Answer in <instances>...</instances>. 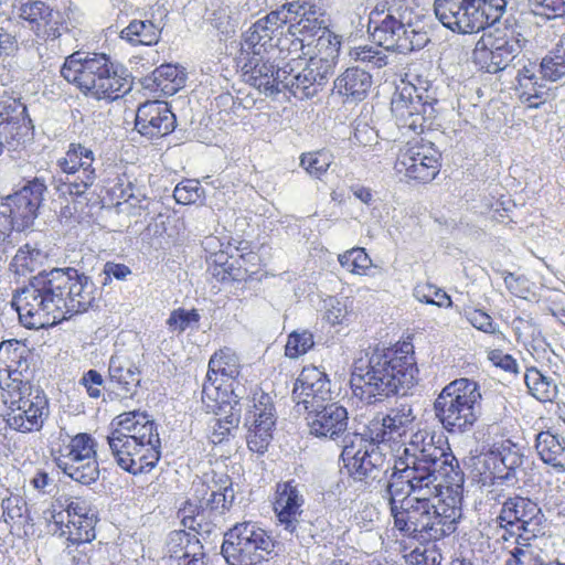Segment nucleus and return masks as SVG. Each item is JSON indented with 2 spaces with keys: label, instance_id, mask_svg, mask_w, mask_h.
I'll use <instances>...</instances> for the list:
<instances>
[{
  "label": "nucleus",
  "instance_id": "nucleus-54",
  "mask_svg": "<svg viewBox=\"0 0 565 565\" xmlns=\"http://www.w3.org/2000/svg\"><path fill=\"white\" fill-rule=\"evenodd\" d=\"M505 565H548L530 543L518 541L516 546L510 552Z\"/></svg>",
  "mask_w": 565,
  "mask_h": 565
},
{
  "label": "nucleus",
  "instance_id": "nucleus-42",
  "mask_svg": "<svg viewBox=\"0 0 565 565\" xmlns=\"http://www.w3.org/2000/svg\"><path fill=\"white\" fill-rule=\"evenodd\" d=\"M95 447V439L89 434H77L66 446V455H64L63 458H60L57 461L97 459L98 455Z\"/></svg>",
  "mask_w": 565,
  "mask_h": 565
},
{
  "label": "nucleus",
  "instance_id": "nucleus-59",
  "mask_svg": "<svg viewBox=\"0 0 565 565\" xmlns=\"http://www.w3.org/2000/svg\"><path fill=\"white\" fill-rule=\"evenodd\" d=\"M19 50L17 31L0 26V60L4 61L8 57L15 56Z\"/></svg>",
  "mask_w": 565,
  "mask_h": 565
},
{
  "label": "nucleus",
  "instance_id": "nucleus-13",
  "mask_svg": "<svg viewBox=\"0 0 565 565\" xmlns=\"http://www.w3.org/2000/svg\"><path fill=\"white\" fill-rule=\"evenodd\" d=\"M94 151L82 145L72 142L65 156L57 160V166L65 173L63 185L72 196H82L97 179Z\"/></svg>",
  "mask_w": 565,
  "mask_h": 565
},
{
  "label": "nucleus",
  "instance_id": "nucleus-26",
  "mask_svg": "<svg viewBox=\"0 0 565 565\" xmlns=\"http://www.w3.org/2000/svg\"><path fill=\"white\" fill-rule=\"evenodd\" d=\"M305 502L303 486L295 480L277 483L274 511L284 531L300 516H305Z\"/></svg>",
  "mask_w": 565,
  "mask_h": 565
},
{
  "label": "nucleus",
  "instance_id": "nucleus-6",
  "mask_svg": "<svg viewBox=\"0 0 565 565\" xmlns=\"http://www.w3.org/2000/svg\"><path fill=\"white\" fill-rule=\"evenodd\" d=\"M507 0H435L436 18L452 32L471 34L497 22Z\"/></svg>",
  "mask_w": 565,
  "mask_h": 565
},
{
  "label": "nucleus",
  "instance_id": "nucleus-58",
  "mask_svg": "<svg viewBox=\"0 0 565 565\" xmlns=\"http://www.w3.org/2000/svg\"><path fill=\"white\" fill-rule=\"evenodd\" d=\"M465 317L476 329L502 337V333L497 330L492 318L484 311L478 309L466 310Z\"/></svg>",
  "mask_w": 565,
  "mask_h": 565
},
{
  "label": "nucleus",
  "instance_id": "nucleus-5",
  "mask_svg": "<svg viewBox=\"0 0 565 565\" xmlns=\"http://www.w3.org/2000/svg\"><path fill=\"white\" fill-rule=\"evenodd\" d=\"M480 385L460 377L447 384L434 402V412L443 428L449 434L471 430L481 416Z\"/></svg>",
  "mask_w": 565,
  "mask_h": 565
},
{
  "label": "nucleus",
  "instance_id": "nucleus-41",
  "mask_svg": "<svg viewBox=\"0 0 565 565\" xmlns=\"http://www.w3.org/2000/svg\"><path fill=\"white\" fill-rule=\"evenodd\" d=\"M524 381L531 394L541 402H552L557 396V385L537 369L527 370Z\"/></svg>",
  "mask_w": 565,
  "mask_h": 565
},
{
  "label": "nucleus",
  "instance_id": "nucleus-44",
  "mask_svg": "<svg viewBox=\"0 0 565 565\" xmlns=\"http://www.w3.org/2000/svg\"><path fill=\"white\" fill-rule=\"evenodd\" d=\"M239 361L237 355L230 349L225 348L215 352L210 359V370L215 375H222L235 381L239 375Z\"/></svg>",
  "mask_w": 565,
  "mask_h": 565
},
{
  "label": "nucleus",
  "instance_id": "nucleus-53",
  "mask_svg": "<svg viewBox=\"0 0 565 565\" xmlns=\"http://www.w3.org/2000/svg\"><path fill=\"white\" fill-rule=\"evenodd\" d=\"M313 344V334L310 331H294L288 335V340L285 345V354L289 359H297L307 353Z\"/></svg>",
  "mask_w": 565,
  "mask_h": 565
},
{
  "label": "nucleus",
  "instance_id": "nucleus-37",
  "mask_svg": "<svg viewBox=\"0 0 565 565\" xmlns=\"http://www.w3.org/2000/svg\"><path fill=\"white\" fill-rule=\"evenodd\" d=\"M231 386L232 397L226 402L230 406V413L224 416V418H220L216 420L213 431L211 435V441L213 444L223 443L231 434L233 429H236L241 422L242 406H241V395L236 392V388Z\"/></svg>",
  "mask_w": 565,
  "mask_h": 565
},
{
  "label": "nucleus",
  "instance_id": "nucleus-40",
  "mask_svg": "<svg viewBox=\"0 0 565 565\" xmlns=\"http://www.w3.org/2000/svg\"><path fill=\"white\" fill-rule=\"evenodd\" d=\"M292 399L297 403L298 412L301 405L306 412L319 408L331 399L330 382L322 381L315 386L294 388Z\"/></svg>",
  "mask_w": 565,
  "mask_h": 565
},
{
  "label": "nucleus",
  "instance_id": "nucleus-33",
  "mask_svg": "<svg viewBox=\"0 0 565 565\" xmlns=\"http://www.w3.org/2000/svg\"><path fill=\"white\" fill-rule=\"evenodd\" d=\"M312 41L301 36L296 30H291L288 24L287 31H280V36L276 40V47L280 54H284V58H288L292 65L297 64L300 66L307 55L310 54L309 46Z\"/></svg>",
  "mask_w": 565,
  "mask_h": 565
},
{
  "label": "nucleus",
  "instance_id": "nucleus-4",
  "mask_svg": "<svg viewBox=\"0 0 565 565\" xmlns=\"http://www.w3.org/2000/svg\"><path fill=\"white\" fill-rule=\"evenodd\" d=\"M61 76L97 100H116L132 88L127 70L104 53H72L61 67Z\"/></svg>",
  "mask_w": 565,
  "mask_h": 565
},
{
  "label": "nucleus",
  "instance_id": "nucleus-17",
  "mask_svg": "<svg viewBox=\"0 0 565 565\" xmlns=\"http://www.w3.org/2000/svg\"><path fill=\"white\" fill-rule=\"evenodd\" d=\"M276 414L271 397L262 394L253 408L245 414L244 426L247 428V446L249 450L264 454L273 439Z\"/></svg>",
  "mask_w": 565,
  "mask_h": 565
},
{
  "label": "nucleus",
  "instance_id": "nucleus-3",
  "mask_svg": "<svg viewBox=\"0 0 565 565\" xmlns=\"http://www.w3.org/2000/svg\"><path fill=\"white\" fill-rule=\"evenodd\" d=\"M97 287L90 277L76 268H53L41 271L28 286L13 295L11 306L21 323L29 329L52 326L66 315L86 312L97 302Z\"/></svg>",
  "mask_w": 565,
  "mask_h": 565
},
{
  "label": "nucleus",
  "instance_id": "nucleus-51",
  "mask_svg": "<svg viewBox=\"0 0 565 565\" xmlns=\"http://www.w3.org/2000/svg\"><path fill=\"white\" fill-rule=\"evenodd\" d=\"M340 265L352 274L364 275L372 266V259L364 248L355 247L340 254L338 257Z\"/></svg>",
  "mask_w": 565,
  "mask_h": 565
},
{
  "label": "nucleus",
  "instance_id": "nucleus-48",
  "mask_svg": "<svg viewBox=\"0 0 565 565\" xmlns=\"http://www.w3.org/2000/svg\"><path fill=\"white\" fill-rule=\"evenodd\" d=\"M234 498L232 482H228V484L221 486L216 490H211L209 497L201 500L206 508L224 518L225 512L231 509Z\"/></svg>",
  "mask_w": 565,
  "mask_h": 565
},
{
  "label": "nucleus",
  "instance_id": "nucleus-61",
  "mask_svg": "<svg viewBox=\"0 0 565 565\" xmlns=\"http://www.w3.org/2000/svg\"><path fill=\"white\" fill-rule=\"evenodd\" d=\"M65 511L72 519L86 520V518H97L96 511L90 508L88 502L82 498H71L66 500Z\"/></svg>",
  "mask_w": 565,
  "mask_h": 565
},
{
  "label": "nucleus",
  "instance_id": "nucleus-19",
  "mask_svg": "<svg viewBox=\"0 0 565 565\" xmlns=\"http://www.w3.org/2000/svg\"><path fill=\"white\" fill-rule=\"evenodd\" d=\"M45 190V184L39 179H34L18 192L6 198L2 203L6 211L2 213L8 211L12 228L22 231L33 223Z\"/></svg>",
  "mask_w": 565,
  "mask_h": 565
},
{
  "label": "nucleus",
  "instance_id": "nucleus-25",
  "mask_svg": "<svg viewBox=\"0 0 565 565\" xmlns=\"http://www.w3.org/2000/svg\"><path fill=\"white\" fill-rule=\"evenodd\" d=\"M114 428L107 437H121L141 445H160L156 422L145 412L132 411L118 415L111 423Z\"/></svg>",
  "mask_w": 565,
  "mask_h": 565
},
{
  "label": "nucleus",
  "instance_id": "nucleus-8",
  "mask_svg": "<svg viewBox=\"0 0 565 565\" xmlns=\"http://www.w3.org/2000/svg\"><path fill=\"white\" fill-rule=\"evenodd\" d=\"M270 535L256 523H236L224 533L222 555L230 565H255L274 551Z\"/></svg>",
  "mask_w": 565,
  "mask_h": 565
},
{
  "label": "nucleus",
  "instance_id": "nucleus-47",
  "mask_svg": "<svg viewBox=\"0 0 565 565\" xmlns=\"http://www.w3.org/2000/svg\"><path fill=\"white\" fill-rule=\"evenodd\" d=\"M203 545L195 534L183 530L172 531L167 541V555L163 558L184 557L192 554L190 546Z\"/></svg>",
  "mask_w": 565,
  "mask_h": 565
},
{
  "label": "nucleus",
  "instance_id": "nucleus-16",
  "mask_svg": "<svg viewBox=\"0 0 565 565\" xmlns=\"http://www.w3.org/2000/svg\"><path fill=\"white\" fill-rule=\"evenodd\" d=\"M47 413V398L42 390L35 387L11 401L6 420L10 428L21 433H30L42 428Z\"/></svg>",
  "mask_w": 565,
  "mask_h": 565
},
{
  "label": "nucleus",
  "instance_id": "nucleus-57",
  "mask_svg": "<svg viewBox=\"0 0 565 565\" xmlns=\"http://www.w3.org/2000/svg\"><path fill=\"white\" fill-rule=\"evenodd\" d=\"M428 42L429 36L426 31L417 30L413 25L407 24V32L399 44V53L405 54L408 52L422 50Z\"/></svg>",
  "mask_w": 565,
  "mask_h": 565
},
{
  "label": "nucleus",
  "instance_id": "nucleus-34",
  "mask_svg": "<svg viewBox=\"0 0 565 565\" xmlns=\"http://www.w3.org/2000/svg\"><path fill=\"white\" fill-rule=\"evenodd\" d=\"M328 527L329 523L324 518L309 519L305 513V516H300L285 532L296 537L301 546L309 547L323 537Z\"/></svg>",
  "mask_w": 565,
  "mask_h": 565
},
{
  "label": "nucleus",
  "instance_id": "nucleus-10",
  "mask_svg": "<svg viewBox=\"0 0 565 565\" xmlns=\"http://www.w3.org/2000/svg\"><path fill=\"white\" fill-rule=\"evenodd\" d=\"M359 436H345L341 458L355 481L371 484L381 481L390 470V460L375 444L364 445Z\"/></svg>",
  "mask_w": 565,
  "mask_h": 565
},
{
  "label": "nucleus",
  "instance_id": "nucleus-23",
  "mask_svg": "<svg viewBox=\"0 0 565 565\" xmlns=\"http://www.w3.org/2000/svg\"><path fill=\"white\" fill-rule=\"evenodd\" d=\"M306 413L310 435L330 440L347 436L349 414L338 402H328Z\"/></svg>",
  "mask_w": 565,
  "mask_h": 565
},
{
  "label": "nucleus",
  "instance_id": "nucleus-27",
  "mask_svg": "<svg viewBox=\"0 0 565 565\" xmlns=\"http://www.w3.org/2000/svg\"><path fill=\"white\" fill-rule=\"evenodd\" d=\"M369 32L380 46L399 53V44L407 32V25L395 18L391 9L383 19L381 13L375 11L370 14Z\"/></svg>",
  "mask_w": 565,
  "mask_h": 565
},
{
  "label": "nucleus",
  "instance_id": "nucleus-2",
  "mask_svg": "<svg viewBox=\"0 0 565 565\" xmlns=\"http://www.w3.org/2000/svg\"><path fill=\"white\" fill-rule=\"evenodd\" d=\"M418 381V369L413 354L392 348H369L353 362L351 388L366 404L382 403L393 396L401 397L384 418L395 436L402 437L416 416L405 398Z\"/></svg>",
  "mask_w": 565,
  "mask_h": 565
},
{
  "label": "nucleus",
  "instance_id": "nucleus-45",
  "mask_svg": "<svg viewBox=\"0 0 565 565\" xmlns=\"http://www.w3.org/2000/svg\"><path fill=\"white\" fill-rule=\"evenodd\" d=\"M28 349L18 340H10L0 343V360H3L8 369L21 370L26 373L29 363L26 360Z\"/></svg>",
  "mask_w": 565,
  "mask_h": 565
},
{
  "label": "nucleus",
  "instance_id": "nucleus-12",
  "mask_svg": "<svg viewBox=\"0 0 565 565\" xmlns=\"http://www.w3.org/2000/svg\"><path fill=\"white\" fill-rule=\"evenodd\" d=\"M296 68V65L286 63L277 74L284 78L282 87L300 98L316 96L334 74L331 60L310 57L301 71L297 72Z\"/></svg>",
  "mask_w": 565,
  "mask_h": 565
},
{
  "label": "nucleus",
  "instance_id": "nucleus-36",
  "mask_svg": "<svg viewBox=\"0 0 565 565\" xmlns=\"http://www.w3.org/2000/svg\"><path fill=\"white\" fill-rule=\"evenodd\" d=\"M19 17L30 24V29L36 36H40L41 30L52 23L54 17H60V13L44 1L31 0L20 6Z\"/></svg>",
  "mask_w": 565,
  "mask_h": 565
},
{
  "label": "nucleus",
  "instance_id": "nucleus-9",
  "mask_svg": "<svg viewBox=\"0 0 565 565\" xmlns=\"http://www.w3.org/2000/svg\"><path fill=\"white\" fill-rule=\"evenodd\" d=\"M497 522L505 531L502 539L509 540L518 532L515 543H529L530 540L544 536L548 530L547 519L540 505L522 495L508 497L497 516Z\"/></svg>",
  "mask_w": 565,
  "mask_h": 565
},
{
  "label": "nucleus",
  "instance_id": "nucleus-29",
  "mask_svg": "<svg viewBox=\"0 0 565 565\" xmlns=\"http://www.w3.org/2000/svg\"><path fill=\"white\" fill-rule=\"evenodd\" d=\"M372 83L369 72L360 67H349L334 79L333 90L353 102H361L366 97Z\"/></svg>",
  "mask_w": 565,
  "mask_h": 565
},
{
  "label": "nucleus",
  "instance_id": "nucleus-64",
  "mask_svg": "<svg viewBox=\"0 0 565 565\" xmlns=\"http://www.w3.org/2000/svg\"><path fill=\"white\" fill-rule=\"evenodd\" d=\"M200 196L201 189L198 183H192L191 181L179 183L173 191V198L180 204L194 203Z\"/></svg>",
  "mask_w": 565,
  "mask_h": 565
},
{
  "label": "nucleus",
  "instance_id": "nucleus-15",
  "mask_svg": "<svg viewBox=\"0 0 565 565\" xmlns=\"http://www.w3.org/2000/svg\"><path fill=\"white\" fill-rule=\"evenodd\" d=\"M106 444L117 465L131 475L151 471L161 457L160 445H141L118 436L106 437Z\"/></svg>",
  "mask_w": 565,
  "mask_h": 565
},
{
  "label": "nucleus",
  "instance_id": "nucleus-7",
  "mask_svg": "<svg viewBox=\"0 0 565 565\" xmlns=\"http://www.w3.org/2000/svg\"><path fill=\"white\" fill-rule=\"evenodd\" d=\"M527 40L520 28L504 24L483 33L472 53L476 64L487 73L503 71L522 52Z\"/></svg>",
  "mask_w": 565,
  "mask_h": 565
},
{
  "label": "nucleus",
  "instance_id": "nucleus-62",
  "mask_svg": "<svg viewBox=\"0 0 565 565\" xmlns=\"http://www.w3.org/2000/svg\"><path fill=\"white\" fill-rule=\"evenodd\" d=\"M190 552L184 557L162 558L161 565H206L203 545L190 546Z\"/></svg>",
  "mask_w": 565,
  "mask_h": 565
},
{
  "label": "nucleus",
  "instance_id": "nucleus-31",
  "mask_svg": "<svg viewBox=\"0 0 565 565\" xmlns=\"http://www.w3.org/2000/svg\"><path fill=\"white\" fill-rule=\"evenodd\" d=\"M535 449L541 460L556 473L565 472V438L550 430L540 431L535 437Z\"/></svg>",
  "mask_w": 565,
  "mask_h": 565
},
{
  "label": "nucleus",
  "instance_id": "nucleus-11",
  "mask_svg": "<svg viewBox=\"0 0 565 565\" xmlns=\"http://www.w3.org/2000/svg\"><path fill=\"white\" fill-rule=\"evenodd\" d=\"M437 98L431 97L427 89L420 92L414 85H407L394 95L391 109L399 126L423 132L437 117Z\"/></svg>",
  "mask_w": 565,
  "mask_h": 565
},
{
  "label": "nucleus",
  "instance_id": "nucleus-14",
  "mask_svg": "<svg viewBox=\"0 0 565 565\" xmlns=\"http://www.w3.org/2000/svg\"><path fill=\"white\" fill-rule=\"evenodd\" d=\"M524 462L522 447L504 440L495 450H490L479 458L481 481L486 483L514 484L519 481L518 471Z\"/></svg>",
  "mask_w": 565,
  "mask_h": 565
},
{
  "label": "nucleus",
  "instance_id": "nucleus-49",
  "mask_svg": "<svg viewBox=\"0 0 565 565\" xmlns=\"http://www.w3.org/2000/svg\"><path fill=\"white\" fill-rule=\"evenodd\" d=\"M282 15H288V22L298 19L326 17V11L310 0H296L285 3L281 7Z\"/></svg>",
  "mask_w": 565,
  "mask_h": 565
},
{
  "label": "nucleus",
  "instance_id": "nucleus-56",
  "mask_svg": "<svg viewBox=\"0 0 565 565\" xmlns=\"http://www.w3.org/2000/svg\"><path fill=\"white\" fill-rule=\"evenodd\" d=\"M287 23L291 26V30H296L301 36L311 41L329 26L327 15L312 19L302 18Z\"/></svg>",
  "mask_w": 565,
  "mask_h": 565
},
{
  "label": "nucleus",
  "instance_id": "nucleus-21",
  "mask_svg": "<svg viewBox=\"0 0 565 565\" xmlns=\"http://www.w3.org/2000/svg\"><path fill=\"white\" fill-rule=\"evenodd\" d=\"M265 54L256 55L248 51H239L236 62L246 83L259 89L266 96H271L280 92L279 84L282 85L284 78L277 74L281 67H276L265 57Z\"/></svg>",
  "mask_w": 565,
  "mask_h": 565
},
{
  "label": "nucleus",
  "instance_id": "nucleus-43",
  "mask_svg": "<svg viewBox=\"0 0 565 565\" xmlns=\"http://www.w3.org/2000/svg\"><path fill=\"white\" fill-rule=\"evenodd\" d=\"M540 74L545 81L556 82L565 75V43L561 41L541 62Z\"/></svg>",
  "mask_w": 565,
  "mask_h": 565
},
{
  "label": "nucleus",
  "instance_id": "nucleus-28",
  "mask_svg": "<svg viewBox=\"0 0 565 565\" xmlns=\"http://www.w3.org/2000/svg\"><path fill=\"white\" fill-rule=\"evenodd\" d=\"M182 524L184 527L195 532L203 537L210 536L217 527L221 526L224 518L206 508L202 500L200 504L193 503L192 500L186 502L182 510Z\"/></svg>",
  "mask_w": 565,
  "mask_h": 565
},
{
  "label": "nucleus",
  "instance_id": "nucleus-35",
  "mask_svg": "<svg viewBox=\"0 0 565 565\" xmlns=\"http://www.w3.org/2000/svg\"><path fill=\"white\" fill-rule=\"evenodd\" d=\"M152 85L147 84L148 88L160 90L163 95L172 96L177 94L185 84V73L177 65L163 64L157 67L151 77Z\"/></svg>",
  "mask_w": 565,
  "mask_h": 565
},
{
  "label": "nucleus",
  "instance_id": "nucleus-50",
  "mask_svg": "<svg viewBox=\"0 0 565 565\" xmlns=\"http://www.w3.org/2000/svg\"><path fill=\"white\" fill-rule=\"evenodd\" d=\"M332 163V154L329 151L321 150L303 153L300 157V166L316 179H320Z\"/></svg>",
  "mask_w": 565,
  "mask_h": 565
},
{
  "label": "nucleus",
  "instance_id": "nucleus-22",
  "mask_svg": "<svg viewBox=\"0 0 565 565\" xmlns=\"http://www.w3.org/2000/svg\"><path fill=\"white\" fill-rule=\"evenodd\" d=\"M288 22V15L282 11H271L264 18L258 19L252 26L242 34L241 50L248 51L256 55L268 53L276 47L277 38Z\"/></svg>",
  "mask_w": 565,
  "mask_h": 565
},
{
  "label": "nucleus",
  "instance_id": "nucleus-39",
  "mask_svg": "<svg viewBox=\"0 0 565 565\" xmlns=\"http://www.w3.org/2000/svg\"><path fill=\"white\" fill-rule=\"evenodd\" d=\"M57 467L72 480L84 486L96 482L100 475L98 458L57 461Z\"/></svg>",
  "mask_w": 565,
  "mask_h": 565
},
{
  "label": "nucleus",
  "instance_id": "nucleus-32",
  "mask_svg": "<svg viewBox=\"0 0 565 565\" xmlns=\"http://www.w3.org/2000/svg\"><path fill=\"white\" fill-rule=\"evenodd\" d=\"M97 518L88 516L86 520L71 519L64 525L63 521H55L50 529L53 535L65 537L73 545H81L92 542L95 537Z\"/></svg>",
  "mask_w": 565,
  "mask_h": 565
},
{
  "label": "nucleus",
  "instance_id": "nucleus-46",
  "mask_svg": "<svg viewBox=\"0 0 565 565\" xmlns=\"http://www.w3.org/2000/svg\"><path fill=\"white\" fill-rule=\"evenodd\" d=\"M347 436H350L349 434ZM351 436H359L363 438L364 445L375 444L380 446L382 443L395 440L397 437L393 429L387 425L384 416H375L365 427L362 434H352Z\"/></svg>",
  "mask_w": 565,
  "mask_h": 565
},
{
  "label": "nucleus",
  "instance_id": "nucleus-20",
  "mask_svg": "<svg viewBox=\"0 0 565 565\" xmlns=\"http://www.w3.org/2000/svg\"><path fill=\"white\" fill-rule=\"evenodd\" d=\"M440 153L431 146L416 145L401 150L395 169L407 178L426 183L435 179L440 168Z\"/></svg>",
  "mask_w": 565,
  "mask_h": 565
},
{
  "label": "nucleus",
  "instance_id": "nucleus-55",
  "mask_svg": "<svg viewBox=\"0 0 565 565\" xmlns=\"http://www.w3.org/2000/svg\"><path fill=\"white\" fill-rule=\"evenodd\" d=\"M200 315L198 310H186L183 308L174 309L167 320V324L172 332L182 333L188 328L198 327Z\"/></svg>",
  "mask_w": 565,
  "mask_h": 565
},
{
  "label": "nucleus",
  "instance_id": "nucleus-52",
  "mask_svg": "<svg viewBox=\"0 0 565 565\" xmlns=\"http://www.w3.org/2000/svg\"><path fill=\"white\" fill-rule=\"evenodd\" d=\"M342 38L332 32L329 26L317 39V50L323 56L316 57L317 60L332 61V70H335L337 60L341 47Z\"/></svg>",
  "mask_w": 565,
  "mask_h": 565
},
{
  "label": "nucleus",
  "instance_id": "nucleus-18",
  "mask_svg": "<svg viewBox=\"0 0 565 565\" xmlns=\"http://www.w3.org/2000/svg\"><path fill=\"white\" fill-rule=\"evenodd\" d=\"M0 137L10 148H20L33 139V125L26 106L19 98L0 100Z\"/></svg>",
  "mask_w": 565,
  "mask_h": 565
},
{
  "label": "nucleus",
  "instance_id": "nucleus-60",
  "mask_svg": "<svg viewBox=\"0 0 565 565\" xmlns=\"http://www.w3.org/2000/svg\"><path fill=\"white\" fill-rule=\"evenodd\" d=\"M532 10L537 15H544L547 19L565 15V9L559 0H529Z\"/></svg>",
  "mask_w": 565,
  "mask_h": 565
},
{
  "label": "nucleus",
  "instance_id": "nucleus-1",
  "mask_svg": "<svg viewBox=\"0 0 565 565\" xmlns=\"http://www.w3.org/2000/svg\"><path fill=\"white\" fill-rule=\"evenodd\" d=\"M458 469L451 454L431 444L405 447L385 489L395 527L423 541L435 542L452 534L462 512L455 498L447 502L440 494L443 482L454 483Z\"/></svg>",
  "mask_w": 565,
  "mask_h": 565
},
{
  "label": "nucleus",
  "instance_id": "nucleus-38",
  "mask_svg": "<svg viewBox=\"0 0 565 565\" xmlns=\"http://www.w3.org/2000/svg\"><path fill=\"white\" fill-rule=\"evenodd\" d=\"M161 28L151 20H132L120 32V38L132 45H154L159 42Z\"/></svg>",
  "mask_w": 565,
  "mask_h": 565
},
{
  "label": "nucleus",
  "instance_id": "nucleus-63",
  "mask_svg": "<svg viewBox=\"0 0 565 565\" xmlns=\"http://www.w3.org/2000/svg\"><path fill=\"white\" fill-rule=\"evenodd\" d=\"M79 384L86 388L88 396L92 398H98L102 395V390L105 388L102 374L93 369L83 374Z\"/></svg>",
  "mask_w": 565,
  "mask_h": 565
},
{
  "label": "nucleus",
  "instance_id": "nucleus-30",
  "mask_svg": "<svg viewBox=\"0 0 565 565\" xmlns=\"http://www.w3.org/2000/svg\"><path fill=\"white\" fill-rule=\"evenodd\" d=\"M109 383L113 388H117V393L121 397H132L140 385V372L129 361L119 356H113L109 361Z\"/></svg>",
  "mask_w": 565,
  "mask_h": 565
},
{
  "label": "nucleus",
  "instance_id": "nucleus-24",
  "mask_svg": "<svg viewBox=\"0 0 565 565\" xmlns=\"http://www.w3.org/2000/svg\"><path fill=\"white\" fill-rule=\"evenodd\" d=\"M177 118L168 103L162 100H148L139 105L135 128L148 139H157L171 134L175 129Z\"/></svg>",
  "mask_w": 565,
  "mask_h": 565
}]
</instances>
